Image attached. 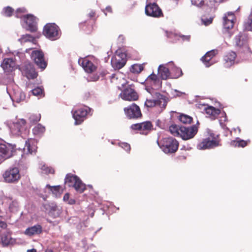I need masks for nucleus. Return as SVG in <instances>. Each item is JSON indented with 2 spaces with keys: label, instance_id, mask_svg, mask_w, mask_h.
Instances as JSON below:
<instances>
[{
  "label": "nucleus",
  "instance_id": "f257e3e1",
  "mask_svg": "<svg viewBox=\"0 0 252 252\" xmlns=\"http://www.w3.org/2000/svg\"><path fill=\"white\" fill-rule=\"evenodd\" d=\"M150 95L147 97L144 103L145 107L150 108H158V111H162L167 105L166 97L163 95L155 91L149 92Z\"/></svg>",
  "mask_w": 252,
  "mask_h": 252
},
{
  "label": "nucleus",
  "instance_id": "f03ea898",
  "mask_svg": "<svg viewBox=\"0 0 252 252\" xmlns=\"http://www.w3.org/2000/svg\"><path fill=\"white\" fill-rule=\"evenodd\" d=\"M26 11L25 8H18L16 11L15 16L17 18L23 19L22 26L24 28L31 32H34L37 29L36 18L32 15H22L21 14L25 13Z\"/></svg>",
  "mask_w": 252,
  "mask_h": 252
},
{
  "label": "nucleus",
  "instance_id": "7ed1b4c3",
  "mask_svg": "<svg viewBox=\"0 0 252 252\" xmlns=\"http://www.w3.org/2000/svg\"><path fill=\"white\" fill-rule=\"evenodd\" d=\"M161 150L165 154H173L178 149L179 143L172 137H165L157 141Z\"/></svg>",
  "mask_w": 252,
  "mask_h": 252
},
{
  "label": "nucleus",
  "instance_id": "20e7f679",
  "mask_svg": "<svg viewBox=\"0 0 252 252\" xmlns=\"http://www.w3.org/2000/svg\"><path fill=\"white\" fill-rule=\"evenodd\" d=\"M7 125L10 132L13 135L23 136V132L26 131V122L23 119H17L15 121H9Z\"/></svg>",
  "mask_w": 252,
  "mask_h": 252
},
{
  "label": "nucleus",
  "instance_id": "39448f33",
  "mask_svg": "<svg viewBox=\"0 0 252 252\" xmlns=\"http://www.w3.org/2000/svg\"><path fill=\"white\" fill-rule=\"evenodd\" d=\"M43 34L47 38L55 40L60 38L61 33L57 25L54 23H48L44 26Z\"/></svg>",
  "mask_w": 252,
  "mask_h": 252
},
{
  "label": "nucleus",
  "instance_id": "423d86ee",
  "mask_svg": "<svg viewBox=\"0 0 252 252\" xmlns=\"http://www.w3.org/2000/svg\"><path fill=\"white\" fill-rule=\"evenodd\" d=\"M145 84L146 90L150 92L159 89L161 87L162 82L156 74L152 73L146 78Z\"/></svg>",
  "mask_w": 252,
  "mask_h": 252
},
{
  "label": "nucleus",
  "instance_id": "0eeeda50",
  "mask_svg": "<svg viewBox=\"0 0 252 252\" xmlns=\"http://www.w3.org/2000/svg\"><path fill=\"white\" fill-rule=\"evenodd\" d=\"M65 184L69 187H73L79 192H82L86 189V186L76 176L68 174L65 179Z\"/></svg>",
  "mask_w": 252,
  "mask_h": 252
},
{
  "label": "nucleus",
  "instance_id": "6e6552de",
  "mask_svg": "<svg viewBox=\"0 0 252 252\" xmlns=\"http://www.w3.org/2000/svg\"><path fill=\"white\" fill-rule=\"evenodd\" d=\"M91 109L86 106L72 110V113L75 120V125L81 124L84 121L87 115L91 113Z\"/></svg>",
  "mask_w": 252,
  "mask_h": 252
},
{
  "label": "nucleus",
  "instance_id": "1a4fd4ad",
  "mask_svg": "<svg viewBox=\"0 0 252 252\" xmlns=\"http://www.w3.org/2000/svg\"><path fill=\"white\" fill-rule=\"evenodd\" d=\"M223 32L224 34H227L228 37H230L232 35V33L229 32L228 30L232 29L234 26V23L235 20V15L232 12H227L223 16Z\"/></svg>",
  "mask_w": 252,
  "mask_h": 252
},
{
  "label": "nucleus",
  "instance_id": "9d476101",
  "mask_svg": "<svg viewBox=\"0 0 252 252\" xmlns=\"http://www.w3.org/2000/svg\"><path fill=\"white\" fill-rule=\"evenodd\" d=\"M3 178L6 183H14L20 178L19 170L17 167L10 168L3 173Z\"/></svg>",
  "mask_w": 252,
  "mask_h": 252
},
{
  "label": "nucleus",
  "instance_id": "9b49d317",
  "mask_svg": "<svg viewBox=\"0 0 252 252\" xmlns=\"http://www.w3.org/2000/svg\"><path fill=\"white\" fill-rule=\"evenodd\" d=\"M94 59L93 57H87L80 58L78 60V63L81 65L84 70L88 73L94 71L96 69L94 63Z\"/></svg>",
  "mask_w": 252,
  "mask_h": 252
},
{
  "label": "nucleus",
  "instance_id": "f8f14e48",
  "mask_svg": "<svg viewBox=\"0 0 252 252\" xmlns=\"http://www.w3.org/2000/svg\"><path fill=\"white\" fill-rule=\"evenodd\" d=\"M219 145V140L214 134H211L210 137L204 139L197 146L198 149L202 150L215 148Z\"/></svg>",
  "mask_w": 252,
  "mask_h": 252
},
{
  "label": "nucleus",
  "instance_id": "ddd939ff",
  "mask_svg": "<svg viewBox=\"0 0 252 252\" xmlns=\"http://www.w3.org/2000/svg\"><path fill=\"white\" fill-rule=\"evenodd\" d=\"M152 1H148L149 3L147 4L145 6L146 14L149 16L155 18L163 16L161 9L156 3H151Z\"/></svg>",
  "mask_w": 252,
  "mask_h": 252
},
{
  "label": "nucleus",
  "instance_id": "4468645a",
  "mask_svg": "<svg viewBox=\"0 0 252 252\" xmlns=\"http://www.w3.org/2000/svg\"><path fill=\"white\" fill-rule=\"evenodd\" d=\"M126 55L122 52L117 51L114 57L111 59V64L115 69L122 68L126 63Z\"/></svg>",
  "mask_w": 252,
  "mask_h": 252
},
{
  "label": "nucleus",
  "instance_id": "2eb2a0df",
  "mask_svg": "<svg viewBox=\"0 0 252 252\" xmlns=\"http://www.w3.org/2000/svg\"><path fill=\"white\" fill-rule=\"evenodd\" d=\"M197 131L198 128L195 125L190 127L180 126V136L183 140H189L193 138Z\"/></svg>",
  "mask_w": 252,
  "mask_h": 252
},
{
  "label": "nucleus",
  "instance_id": "dca6fc26",
  "mask_svg": "<svg viewBox=\"0 0 252 252\" xmlns=\"http://www.w3.org/2000/svg\"><path fill=\"white\" fill-rule=\"evenodd\" d=\"M31 58L35 64L42 69H44L47 66V63L44 60L43 52L39 50H34L31 54Z\"/></svg>",
  "mask_w": 252,
  "mask_h": 252
},
{
  "label": "nucleus",
  "instance_id": "f3484780",
  "mask_svg": "<svg viewBox=\"0 0 252 252\" xmlns=\"http://www.w3.org/2000/svg\"><path fill=\"white\" fill-rule=\"evenodd\" d=\"M152 124L150 121L133 124L130 127L132 130L137 131L141 134L146 135L151 130Z\"/></svg>",
  "mask_w": 252,
  "mask_h": 252
},
{
  "label": "nucleus",
  "instance_id": "a211bd4d",
  "mask_svg": "<svg viewBox=\"0 0 252 252\" xmlns=\"http://www.w3.org/2000/svg\"><path fill=\"white\" fill-rule=\"evenodd\" d=\"M124 111L129 119H137L142 116L139 107L134 103L126 107Z\"/></svg>",
  "mask_w": 252,
  "mask_h": 252
},
{
  "label": "nucleus",
  "instance_id": "6ab92c4d",
  "mask_svg": "<svg viewBox=\"0 0 252 252\" xmlns=\"http://www.w3.org/2000/svg\"><path fill=\"white\" fill-rule=\"evenodd\" d=\"M0 199L3 204L5 203L8 205L10 212H15L18 210L19 205L17 201L5 195L3 191L0 192Z\"/></svg>",
  "mask_w": 252,
  "mask_h": 252
},
{
  "label": "nucleus",
  "instance_id": "aec40b11",
  "mask_svg": "<svg viewBox=\"0 0 252 252\" xmlns=\"http://www.w3.org/2000/svg\"><path fill=\"white\" fill-rule=\"evenodd\" d=\"M171 65H173V62H172L159 65L158 73L161 79L166 80L168 78H171L170 66Z\"/></svg>",
  "mask_w": 252,
  "mask_h": 252
},
{
  "label": "nucleus",
  "instance_id": "412c9836",
  "mask_svg": "<svg viewBox=\"0 0 252 252\" xmlns=\"http://www.w3.org/2000/svg\"><path fill=\"white\" fill-rule=\"evenodd\" d=\"M14 147L11 144H0V159L10 158L14 151Z\"/></svg>",
  "mask_w": 252,
  "mask_h": 252
},
{
  "label": "nucleus",
  "instance_id": "4be33fe9",
  "mask_svg": "<svg viewBox=\"0 0 252 252\" xmlns=\"http://www.w3.org/2000/svg\"><path fill=\"white\" fill-rule=\"evenodd\" d=\"M121 97L128 101H134L138 99V95L136 92L131 88H126L120 94Z\"/></svg>",
  "mask_w": 252,
  "mask_h": 252
},
{
  "label": "nucleus",
  "instance_id": "5701e85b",
  "mask_svg": "<svg viewBox=\"0 0 252 252\" xmlns=\"http://www.w3.org/2000/svg\"><path fill=\"white\" fill-rule=\"evenodd\" d=\"M248 42V36L244 32H239L236 35L234 38V43L236 47L242 48H247Z\"/></svg>",
  "mask_w": 252,
  "mask_h": 252
},
{
  "label": "nucleus",
  "instance_id": "b1692460",
  "mask_svg": "<svg viewBox=\"0 0 252 252\" xmlns=\"http://www.w3.org/2000/svg\"><path fill=\"white\" fill-rule=\"evenodd\" d=\"M23 74L28 79H34L37 76V73L31 63H28L25 64L22 68Z\"/></svg>",
  "mask_w": 252,
  "mask_h": 252
},
{
  "label": "nucleus",
  "instance_id": "393cba45",
  "mask_svg": "<svg viewBox=\"0 0 252 252\" xmlns=\"http://www.w3.org/2000/svg\"><path fill=\"white\" fill-rule=\"evenodd\" d=\"M218 53L216 50H212L206 53L205 55L201 58V61L206 67H209L214 63L212 58Z\"/></svg>",
  "mask_w": 252,
  "mask_h": 252
},
{
  "label": "nucleus",
  "instance_id": "a878e982",
  "mask_svg": "<svg viewBox=\"0 0 252 252\" xmlns=\"http://www.w3.org/2000/svg\"><path fill=\"white\" fill-rule=\"evenodd\" d=\"M5 72H10L16 68V63L12 58L4 59L0 64Z\"/></svg>",
  "mask_w": 252,
  "mask_h": 252
},
{
  "label": "nucleus",
  "instance_id": "bb28decb",
  "mask_svg": "<svg viewBox=\"0 0 252 252\" xmlns=\"http://www.w3.org/2000/svg\"><path fill=\"white\" fill-rule=\"evenodd\" d=\"M36 141L34 139H29L25 142V146L24 148L25 153L31 154L35 153L37 149L36 146Z\"/></svg>",
  "mask_w": 252,
  "mask_h": 252
},
{
  "label": "nucleus",
  "instance_id": "cd10ccee",
  "mask_svg": "<svg viewBox=\"0 0 252 252\" xmlns=\"http://www.w3.org/2000/svg\"><path fill=\"white\" fill-rule=\"evenodd\" d=\"M204 110L205 111L207 117L211 120L215 119L220 113V110L211 106L203 105Z\"/></svg>",
  "mask_w": 252,
  "mask_h": 252
},
{
  "label": "nucleus",
  "instance_id": "c85d7f7f",
  "mask_svg": "<svg viewBox=\"0 0 252 252\" xmlns=\"http://www.w3.org/2000/svg\"><path fill=\"white\" fill-rule=\"evenodd\" d=\"M42 232V227L40 225L36 224L27 228L24 234L28 236H32L40 234Z\"/></svg>",
  "mask_w": 252,
  "mask_h": 252
},
{
  "label": "nucleus",
  "instance_id": "c756f323",
  "mask_svg": "<svg viewBox=\"0 0 252 252\" xmlns=\"http://www.w3.org/2000/svg\"><path fill=\"white\" fill-rule=\"evenodd\" d=\"M236 57V53L233 51L228 52L224 57L225 65L226 67H230L234 64L235 63Z\"/></svg>",
  "mask_w": 252,
  "mask_h": 252
},
{
  "label": "nucleus",
  "instance_id": "7c9ffc66",
  "mask_svg": "<svg viewBox=\"0 0 252 252\" xmlns=\"http://www.w3.org/2000/svg\"><path fill=\"white\" fill-rule=\"evenodd\" d=\"M11 97L14 103L15 102L20 103L25 100L26 95L23 92L17 91L14 92L13 95Z\"/></svg>",
  "mask_w": 252,
  "mask_h": 252
},
{
  "label": "nucleus",
  "instance_id": "2f4dec72",
  "mask_svg": "<svg viewBox=\"0 0 252 252\" xmlns=\"http://www.w3.org/2000/svg\"><path fill=\"white\" fill-rule=\"evenodd\" d=\"M60 186H51L47 185L46 189L49 190V192H52L56 197H58L63 192V189Z\"/></svg>",
  "mask_w": 252,
  "mask_h": 252
},
{
  "label": "nucleus",
  "instance_id": "473e14b6",
  "mask_svg": "<svg viewBox=\"0 0 252 252\" xmlns=\"http://www.w3.org/2000/svg\"><path fill=\"white\" fill-rule=\"evenodd\" d=\"M171 78L176 79L183 74L181 68L177 67L173 63V65L170 66Z\"/></svg>",
  "mask_w": 252,
  "mask_h": 252
},
{
  "label": "nucleus",
  "instance_id": "72a5a7b5",
  "mask_svg": "<svg viewBox=\"0 0 252 252\" xmlns=\"http://www.w3.org/2000/svg\"><path fill=\"white\" fill-rule=\"evenodd\" d=\"M18 41L22 44H25L28 42L32 43L33 44H36V40L35 38L32 36L31 35L26 34L23 35L21 38L18 39Z\"/></svg>",
  "mask_w": 252,
  "mask_h": 252
},
{
  "label": "nucleus",
  "instance_id": "f704fd0d",
  "mask_svg": "<svg viewBox=\"0 0 252 252\" xmlns=\"http://www.w3.org/2000/svg\"><path fill=\"white\" fill-rule=\"evenodd\" d=\"M249 142H250V140L245 141L240 138H237L235 140L232 141L230 144L233 147L244 148L247 145Z\"/></svg>",
  "mask_w": 252,
  "mask_h": 252
},
{
  "label": "nucleus",
  "instance_id": "c9c22d12",
  "mask_svg": "<svg viewBox=\"0 0 252 252\" xmlns=\"http://www.w3.org/2000/svg\"><path fill=\"white\" fill-rule=\"evenodd\" d=\"M39 168L41 170V172L43 174H47L53 173L54 172V169L52 167L48 166L43 162H41L39 164Z\"/></svg>",
  "mask_w": 252,
  "mask_h": 252
},
{
  "label": "nucleus",
  "instance_id": "e433bc0d",
  "mask_svg": "<svg viewBox=\"0 0 252 252\" xmlns=\"http://www.w3.org/2000/svg\"><path fill=\"white\" fill-rule=\"evenodd\" d=\"M49 213L51 216L56 218L60 215L61 210L58 206L53 204L50 207Z\"/></svg>",
  "mask_w": 252,
  "mask_h": 252
},
{
  "label": "nucleus",
  "instance_id": "4c0bfd02",
  "mask_svg": "<svg viewBox=\"0 0 252 252\" xmlns=\"http://www.w3.org/2000/svg\"><path fill=\"white\" fill-rule=\"evenodd\" d=\"M179 120L183 124H188L191 123L192 118L189 115L182 114L179 116Z\"/></svg>",
  "mask_w": 252,
  "mask_h": 252
},
{
  "label": "nucleus",
  "instance_id": "58836bf2",
  "mask_svg": "<svg viewBox=\"0 0 252 252\" xmlns=\"http://www.w3.org/2000/svg\"><path fill=\"white\" fill-rule=\"evenodd\" d=\"M45 130V127L41 124H38L33 128V133L34 135H40L43 134Z\"/></svg>",
  "mask_w": 252,
  "mask_h": 252
},
{
  "label": "nucleus",
  "instance_id": "ea45409f",
  "mask_svg": "<svg viewBox=\"0 0 252 252\" xmlns=\"http://www.w3.org/2000/svg\"><path fill=\"white\" fill-rule=\"evenodd\" d=\"M32 94L39 98L44 96L43 89L41 87H38L31 91Z\"/></svg>",
  "mask_w": 252,
  "mask_h": 252
},
{
  "label": "nucleus",
  "instance_id": "a19ab883",
  "mask_svg": "<svg viewBox=\"0 0 252 252\" xmlns=\"http://www.w3.org/2000/svg\"><path fill=\"white\" fill-rule=\"evenodd\" d=\"M2 244L3 246H6L13 243V240L8 234H5L1 238Z\"/></svg>",
  "mask_w": 252,
  "mask_h": 252
},
{
  "label": "nucleus",
  "instance_id": "79ce46f5",
  "mask_svg": "<svg viewBox=\"0 0 252 252\" xmlns=\"http://www.w3.org/2000/svg\"><path fill=\"white\" fill-rule=\"evenodd\" d=\"M169 131L174 136H180V127L176 125H172L169 127Z\"/></svg>",
  "mask_w": 252,
  "mask_h": 252
},
{
  "label": "nucleus",
  "instance_id": "37998d69",
  "mask_svg": "<svg viewBox=\"0 0 252 252\" xmlns=\"http://www.w3.org/2000/svg\"><path fill=\"white\" fill-rule=\"evenodd\" d=\"M166 36L172 39L173 41H176L177 40H179V33H176L172 32H166Z\"/></svg>",
  "mask_w": 252,
  "mask_h": 252
},
{
  "label": "nucleus",
  "instance_id": "c03bdc74",
  "mask_svg": "<svg viewBox=\"0 0 252 252\" xmlns=\"http://www.w3.org/2000/svg\"><path fill=\"white\" fill-rule=\"evenodd\" d=\"M143 69V64H134L131 66L130 71L134 73H139Z\"/></svg>",
  "mask_w": 252,
  "mask_h": 252
},
{
  "label": "nucleus",
  "instance_id": "a18cd8bd",
  "mask_svg": "<svg viewBox=\"0 0 252 252\" xmlns=\"http://www.w3.org/2000/svg\"><path fill=\"white\" fill-rule=\"evenodd\" d=\"M245 29L249 31H252V15H251L244 24Z\"/></svg>",
  "mask_w": 252,
  "mask_h": 252
},
{
  "label": "nucleus",
  "instance_id": "49530a36",
  "mask_svg": "<svg viewBox=\"0 0 252 252\" xmlns=\"http://www.w3.org/2000/svg\"><path fill=\"white\" fill-rule=\"evenodd\" d=\"M13 12V9L9 6L3 8L2 13V14L7 17L11 16Z\"/></svg>",
  "mask_w": 252,
  "mask_h": 252
},
{
  "label": "nucleus",
  "instance_id": "de8ad7c7",
  "mask_svg": "<svg viewBox=\"0 0 252 252\" xmlns=\"http://www.w3.org/2000/svg\"><path fill=\"white\" fill-rule=\"evenodd\" d=\"M119 146L124 149L127 152H129L130 150V146L129 144L126 142H119Z\"/></svg>",
  "mask_w": 252,
  "mask_h": 252
},
{
  "label": "nucleus",
  "instance_id": "09e8293b",
  "mask_svg": "<svg viewBox=\"0 0 252 252\" xmlns=\"http://www.w3.org/2000/svg\"><path fill=\"white\" fill-rule=\"evenodd\" d=\"M191 3L192 5L201 7L204 5L205 1L204 0H191Z\"/></svg>",
  "mask_w": 252,
  "mask_h": 252
},
{
  "label": "nucleus",
  "instance_id": "8fccbe9b",
  "mask_svg": "<svg viewBox=\"0 0 252 252\" xmlns=\"http://www.w3.org/2000/svg\"><path fill=\"white\" fill-rule=\"evenodd\" d=\"M179 40L181 39L183 41H189L190 38V35H185L180 34Z\"/></svg>",
  "mask_w": 252,
  "mask_h": 252
},
{
  "label": "nucleus",
  "instance_id": "3c124183",
  "mask_svg": "<svg viewBox=\"0 0 252 252\" xmlns=\"http://www.w3.org/2000/svg\"><path fill=\"white\" fill-rule=\"evenodd\" d=\"M222 0H209V3H208L207 2H206V4L209 7H211L213 6V3L214 2H220Z\"/></svg>",
  "mask_w": 252,
  "mask_h": 252
},
{
  "label": "nucleus",
  "instance_id": "603ef678",
  "mask_svg": "<svg viewBox=\"0 0 252 252\" xmlns=\"http://www.w3.org/2000/svg\"><path fill=\"white\" fill-rule=\"evenodd\" d=\"M221 115L222 116L221 117L220 119V125H222L223 122H224L226 121V114L224 113H223L221 114Z\"/></svg>",
  "mask_w": 252,
  "mask_h": 252
},
{
  "label": "nucleus",
  "instance_id": "864d4df0",
  "mask_svg": "<svg viewBox=\"0 0 252 252\" xmlns=\"http://www.w3.org/2000/svg\"><path fill=\"white\" fill-rule=\"evenodd\" d=\"M202 21L205 25L207 26L212 23V19L210 18L209 19H207V20H205L204 19H202Z\"/></svg>",
  "mask_w": 252,
  "mask_h": 252
},
{
  "label": "nucleus",
  "instance_id": "5fc2aeb1",
  "mask_svg": "<svg viewBox=\"0 0 252 252\" xmlns=\"http://www.w3.org/2000/svg\"><path fill=\"white\" fill-rule=\"evenodd\" d=\"M69 199V194L68 193H66L64 194L63 200L64 202H67Z\"/></svg>",
  "mask_w": 252,
  "mask_h": 252
},
{
  "label": "nucleus",
  "instance_id": "6e6d98bb",
  "mask_svg": "<svg viewBox=\"0 0 252 252\" xmlns=\"http://www.w3.org/2000/svg\"><path fill=\"white\" fill-rule=\"evenodd\" d=\"M174 93L175 94H174V95H176L177 96H181L182 94H184L182 92H179V91H178L177 90H174Z\"/></svg>",
  "mask_w": 252,
  "mask_h": 252
},
{
  "label": "nucleus",
  "instance_id": "4d7b16f0",
  "mask_svg": "<svg viewBox=\"0 0 252 252\" xmlns=\"http://www.w3.org/2000/svg\"><path fill=\"white\" fill-rule=\"evenodd\" d=\"M7 226V224L5 222L2 221H0V227L1 228H5Z\"/></svg>",
  "mask_w": 252,
  "mask_h": 252
},
{
  "label": "nucleus",
  "instance_id": "13d9d810",
  "mask_svg": "<svg viewBox=\"0 0 252 252\" xmlns=\"http://www.w3.org/2000/svg\"><path fill=\"white\" fill-rule=\"evenodd\" d=\"M68 204L72 205L75 204V201L74 199L70 198L66 202Z\"/></svg>",
  "mask_w": 252,
  "mask_h": 252
},
{
  "label": "nucleus",
  "instance_id": "bf43d9fd",
  "mask_svg": "<svg viewBox=\"0 0 252 252\" xmlns=\"http://www.w3.org/2000/svg\"><path fill=\"white\" fill-rule=\"evenodd\" d=\"M106 12H111V8L109 6H108L106 8L105 11H104V13L105 15H107V13Z\"/></svg>",
  "mask_w": 252,
  "mask_h": 252
},
{
  "label": "nucleus",
  "instance_id": "052dcab7",
  "mask_svg": "<svg viewBox=\"0 0 252 252\" xmlns=\"http://www.w3.org/2000/svg\"><path fill=\"white\" fill-rule=\"evenodd\" d=\"M98 78H99L98 76H95L93 78H92L91 79V80L93 81H95L98 79Z\"/></svg>",
  "mask_w": 252,
  "mask_h": 252
},
{
  "label": "nucleus",
  "instance_id": "680f3d73",
  "mask_svg": "<svg viewBox=\"0 0 252 252\" xmlns=\"http://www.w3.org/2000/svg\"><path fill=\"white\" fill-rule=\"evenodd\" d=\"M27 252H36V250L35 249L28 250Z\"/></svg>",
  "mask_w": 252,
  "mask_h": 252
},
{
  "label": "nucleus",
  "instance_id": "e2e57ef3",
  "mask_svg": "<svg viewBox=\"0 0 252 252\" xmlns=\"http://www.w3.org/2000/svg\"><path fill=\"white\" fill-rule=\"evenodd\" d=\"M234 130L236 131L237 130L238 133H240V132H241V129L239 127H237L236 128H234Z\"/></svg>",
  "mask_w": 252,
  "mask_h": 252
},
{
  "label": "nucleus",
  "instance_id": "0e129e2a",
  "mask_svg": "<svg viewBox=\"0 0 252 252\" xmlns=\"http://www.w3.org/2000/svg\"><path fill=\"white\" fill-rule=\"evenodd\" d=\"M45 252H53V251L52 250L48 249L46 250Z\"/></svg>",
  "mask_w": 252,
  "mask_h": 252
},
{
  "label": "nucleus",
  "instance_id": "69168bd1",
  "mask_svg": "<svg viewBox=\"0 0 252 252\" xmlns=\"http://www.w3.org/2000/svg\"><path fill=\"white\" fill-rule=\"evenodd\" d=\"M2 53V49L0 48V55H1V54Z\"/></svg>",
  "mask_w": 252,
  "mask_h": 252
},
{
  "label": "nucleus",
  "instance_id": "338daca9",
  "mask_svg": "<svg viewBox=\"0 0 252 252\" xmlns=\"http://www.w3.org/2000/svg\"><path fill=\"white\" fill-rule=\"evenodd\" d=\"M94 15V13H92V14H91V17H93V16Z\"/></svg>",
  "mask_w": 252,
  "mask_h": 252
},
{
  "label": "nucleus",
  "instance_id": "774afa93",
  "mask_svg": "<svg viewBox=\"0 0 252 252\" xmlns=\"http://www.w3.org/2000/svg\"><path fill=\"white\" fill-rule=\"evenodd\" d=\"M31 50V49H26V51L27 52H28L29 51H30Z\"/></svg>",
  "mask_w": 252,
  "mask_h": 252
}]
</instances>
